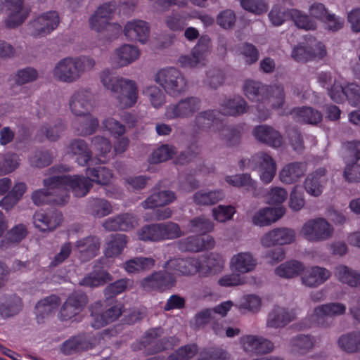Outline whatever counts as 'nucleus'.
Returning a JSON list of instances; mask_svg holds the SVG:
<instances>
[{
    "label": "nucleus",
    "mask_w": 360,
    "mask_h": 360,
    "mask_svg": "<svg viewBox=\"0 0 360 360\" xmlns=\"http://www.w3.org/2000/svg\"><path fill=\"white\" fill-rule=\"evenodd\" d=\"M95 60L89 57H66L60 60L53 70L54 78L63 83L78 81L84 72L93 69Z\"/></svg>",
    "instance_id": "nucleus-1"
},
{
    "label": "nucleus",
    "mask_w": 360,
    "mask_h": 360,
    "mask_svg": "<svg viewBox=\"0 0 360 360\" xmlns=\"http://www.w3.org/2000/svg\"><path fill=\"white\" fill-rule=\"evenodd\" d=\"M59 180L55 175L46 178L43 183L44 188L34 191L32 200L34 205L41 206L46 204L65 205L69 199V195L61 188Z\"/></svg>",
    "instance_id": "nucleus-2"
},
{
    "label": "nucleus",
    "mask_w": 360,
    "mask_h": 360,
    "mask_svg": "<svg viewBox=\"0 0 360 360\" xmlns=\"http://www.w3.org/2000/svg\"><path fill=\"white\" fill-rule=\"evenodd\" d=\"M163 329L154 328L146 332L142 337L139 349H144L146 355L155 354L172 349L180 342L176 336L162 337Z\"/></svg>",
    "instance_id": "nucleus-3"
},
{
    "label": "nucleus",
    "mask_w": 360,
    "mask_h": 360,
    "mask_svg": "<svg viewBox=\"0 0 360 360\" xmlns=\"http://www.w3.org/2000/svg\"><path fill=\"white\" fill-rule=\"evenodd\" d=\"M243 170L250 169H257L261 181L264 184L270 183L275 176L276 164L274 159L267 153L259 152L252 155L251 158H243L238 163Z\"/></svg>",
    "instance_id": "nucleus-4"
},
{
    "label": "nucleus",
    "mask_w": 360,
    "mask_h": 360,
    "mask_svg": "<svg viewBox=\"0 0 360 360\" xmlns=\"http://www.w3.org/2000/svg\"><path fill=\"white\" fill-rule=\"evenodd\" d=\"M181 235L182 231L179 224L172 221L146 224L138 231V237L141 240L152 242L175 239Z\"/></svg>",
    "instance_id": "nucleus-5"
},
{
    "label": "nucleus",
    "mask_w": 360,
    "mask_h": 360,
    "mask_svg": "<svg viewBox=\"0 0 360 360\" xmlns=\"http://www.w3.org/2000/svg\"><path fill=\"white\" fill-rule=\"evenodd\" d=\"M333 233L332 225L324 218H316L306 221L300 234L309 242H320L329 239Z\"/></svg>",
    "instance_id": "nucleus-6"
},
{
    "label": "nucleus",
    "mask_w": 360,
    "mask_h": 360,
    "mask_svg": "<svg viewBox=\"0 0 360 360\" xmlns=\"http://www.w3.org/2000/svg\"><path fill=\"white\" fill-rule=\"evenodd\" d=\"M174 276L167 271H154L140 281L141 288L148 292H163L174 285Z\"/></svg>",
    "instance_id": "nucleus-7"
},
{
    "label": "nucleus",
    "mask_w": 360,
    "mask_h": 360,
    "mask_svg": "<svg viewBox=\"0 0 360 360\" xmlns=\"http://www.w3.org/2000/svg\"><path fill=\"white\" fill-rule=\"evenodd\" d=\"M61 184V188L68 195V186L71 188L74 195L78 198L85 196L93 186L91 181L88 177L81 175L70 176L63 174L55 175ZM60 186V185H59Z\"/></svg>",
    "instance_id": "nucleus-8"
},
{
    "label": "nucleus",
    "mask_w": 360,
    "mask_h": 360,
    "mask_svg": "<svg viewBox=\"0 0 360 360\" xmlns=\"http://www.w3.org/2000/svg\"><path fill=\"white\" fill-rule=\"evenodd\" d=\"M88 302L87 295L79 290L72 292L63 302L60 310L61 321H68L78 315Z\"/></svg>",
    "instance_id": "nucleus-9"
},
{
    "label": "nucleus",
    "mask_w": 360,
    "mask_h": 360,
    "mask_svg": "<svg viewBox=\"0 0 360 360\" xmlns=\"http://www.w3.org/2000/svg\"><path fill=\"white\" fill-rule=\"evenodd\" d=\"M296 232L288 227L275 228L265 233L260 239L262 247L290 245L295 241Z\"/></svg>",
    "instance_id": "nucleus-10"
},
{
    "label": "nucleus",
    "mask_w": 360,
    "mask_h": 360,
    "mask_svg": "<svg viewBox=\"0 0 360 360\" xmlns=\"http://www.w3.org/2000/svg\"><path fill=\"white\" fill-rule=\"evenodd\" d=\"M59 21L57 12L44 13L30 23V33L35 37H44L58 27Z\"/></svg>",
    "instance_id": "nucleus-11"
},
{
    "label": "nucleus",
    "mask_w": 360,
    "mask_h": 360,
    "mask_svg": "<svg viewBox=\"0 0 360 360\" xmlns=\"http://www.w3.org/2000/svg\"><path fill=\"white\" fill-rule=\"evenodd\" d=\"M297 318L295 309L274 305L268 313L266 326L274 329L283 328Z\"/></svg>",
    "instance_id": "nucleus-12"
},
{
    "label": "nucleus",
    "mask_w": 360,
    "mask_h": 360,
    "mask_svg": "<svg viewBox=\"0 0 360 360\" xmlns=\"http://www.w3.org/2000/svg\"><path fill=\"white\" fill-rule=\"evenodd\" d=\"M154 80L159 87L164 90H174L185 88L184 78L181 72L174 68H167L160 70L154 77Z\"/></svg>",
    "instance_id": "nucleus-13"
},
{
    "label": "nucleus",
    "mask_w": 360,
    "mask_h": 360,
    "mask_svg": "<svg viewBox=\"0 0 360 360\" xmlns=\"http://www.w3.org/2000/svg\"><path fill=\"white\" fill-rule=\"evenodd\" d=\"M210 39L202 37L192 49L191 54L181 56L179 61L181 66L187 68H195L198 65H202L206 56L210 52Z\"/></svg>",
    "instance_id": "nucleus-14"
},
{
    "label": "nucleus",
    "mask_w": 360,
    "mask_h": 360,
    "mask_svg": "<svg viewBox=\"0 0 360 360\" xmlns=\"http://www.w3.org/2000/svg\"><path fill=\"white\" fill-rule=\"evenodd\" d=\"M201 108V100L195 96L180 100L170 106L167 111L170 118H187L192 117Z\"/></svg>",
    "instance_id": "nucleus-15"
},
{
    "label": "nucleus",
    "mask_w": 360,
    "mask_h": 360,
    "mask_svg": "<svg viewBox=\"0 0 360 360\" xmlns=\"http://www.w3.org/2000/svg\"><path fill=\"white\" fill-rule=\"evenodd\" d=\"M326 53L325 46L321 42H315L314 44L302 43L294 47L291 56L297 62L306 63L316 58H321Z\"/></svg>",
    "instance_id": "nucleus-16"
},
{
    "label": "nucleus",
    "mask_w": 360,
    "mask_h": 360,
    "mask_svg": "<svg viewBox=\"0 0 360 360\" xmlns=\"http://www.w3.org/2000/svg\"><path fill=\"white\" fill-rule=\"evenodd\" d=\"M215 240L209 235L203 236H191L178 241V248L182 252H198L211 250L214 247Z\"/></svg>",
    "instance_id": "nucleus-17"
},
{
    "label": "nucleus",
    "mask_w": 360,
    "mask_h": 360,
    "mask_svg": "<svg viewBox=\"0 0 360 360\" xmlns=\"http://www.w3.org/2000/svg\"><path fill=\"white\" fill-rule=\"evenodd\" d=\"M100 80L106 90H137L136 82L131 79L117 76L105 69L100 73Z\"/></svg>",
    "instance_id": "nucleus-18"
},
{
    "label": "nucleus",
    "mask_w": 360,
    "mask_h": 360,
    "mask_svg": "<svg viewBox=\"0 0 360 360\" xmlns=\"http://www.w3.org/2000/svg\"><path fill=\"white\" fill-rule=\"evenodd\" d=\"M240 343L246 353L252 354H266L274 348L270 340L257 335H243L240 338Z\"/></svg>",
    "instance_id": "nucleus-19"
},
{
    "label": "nucleus",
    "mask_w": 360,
    "mask_h": 360,
    "mask_svg": "<svg viewBox=\"0 0 360 360\" xmlns=\"http://www.w3.org/2000/svg\"><path fill=\"white\" fill-rule=\"evenodd\" d=\"M163 267L181 275L189 276L198 271L200 262L194 257L174 258L167 261Z\"/></svg>",
    "instance_id": "nucleus-20"
},
{
    "label": "nucleus",
    "mask_w": 360,
    "mask_h": 360,
    "mask_svg": "<svg viewBox=\"0 0 360 360\" xmlns=\"http://www.w3.org/2000/svg\"><path fill=\"white\" fill-rule=\"evenodd\" d=\"M4 7L7 11L5 20L7 28H15L24 22L26 14L23 11V0H4Z\"/></svg>",
    "instance_id": "nucleus-21"
},
{
    "label": "nucleus",
    "mask_w": 360,
    "mask_h": 360,
    "mask_svg": "<svg viewBox=\"0 0 360 360\" xmlns=\"http://www.w3.org/2000/svg\"><path fill=\"white\" fill-rule=\"evenodd\" d=\"M327 169L319 167L309 174L304 182V187L307 193L314 197H319L323 193L324 184L327 181Z\"/></svg>",
    "instance_id": "nucleus-22"
},
{
    "label": "nucleus",
    "mask_w": 360,
    "mask_h": 360,
    "mask_svg": "<svg viewBox=\"0 0 360 360\" xmlns=\"http://www.w3.org/2000/svg\"><path fill=\"white\" fill-rule=\"evenodd\" d=\"M93 343L84 333L72 336L61 345L60 350L65 355H72L92 349Z\"/></svg>",
    "instance_id": "nucleus-23"
},
{
    "label": "nucleus",
    "mask_w": 360,
    "mask_h": 360,
    "mask_svg": "<svg viewBox=\"0 0 360 360\" xmlns=\"http://www.w3.org/2000/svg\"><path fill=\"white\" fill-rule=\"evenodd\" d=\"M62 219V214L58 211L48 213L39 211L35 212L33 216L34 226L41 231L56 229L60 224Z\"/></svg>",
    "instance_id": "nucleus-24"
},
{
    "label": "nucleus",
    "mask_w": 360,
    "mask_h": 360,
    "mask_svg": "<svg viewBox=\"0 0 360 360\" xmlns=\"http://www.w3.org/2000/svg\"><path fill=\"white\" fill-rule=\"evenodd\" d=\"M135 216L131 213H122L105 219L102 226L108 231H127L134 227Z\"/></svg>",
    "instance_id": "nucleus-25"
},
{
    "label": "nucleus",
    "mask_w": 360,
    "mask_h": 360,
    "mask_svg": "<svg viewBox=\"0 0 360 360\" xmlns=\"http://www.w3.org/2000/svg\"><path fill=\"white\" fill-rule=\"evenodd\" d=\"M149 33L148 23L141 20L129 21L124 28V34L129 39L137 40L143 44L147 41Z\"/></svg>",
    "instance_id": "nucleus-26"
},
{
    "label": "nucleus",
    "mask_w": 360,
    "mask_h": 360,
    "mask_svg": "<svg viewBox=\"0 0 360 360\" xmlns=\"http://www.w3.org/2000/svg\"><path fill=\"white\" fill-rule=\"evenodd\" d=\"M22 299L15 295H4L0 298V316L4 319L13 317L22 309Z\"/></svg>",
    "instance_id": "nucleus-27"
},
{
    "label": "nucleus",
    "mask_w": 360,
    "mask_h": 360,
    "mask_svg": "<svg viewBox=\"0 0 360 360\" xmlns=\"http://www.w3.org/2000/svg\"><path fill=\"white\" fill-rule=\"evenodd\" d=\"M253 135L261 143L274 148H278L282 143L281 134L273 127L267 125L256 127L253 130Z\"/></svg>",
    "instance_id": "nucleus-28"
},
{
    "label": "nucleus",
    "mask_w": 360,
    "mask_h": 360,
    "mask_svg": "<svg viewBox=\"0 0 360 360\" xmlns=\"http://www.w3.org/2000/svg\"><path fill=\"white\" fill-rule=\"evenodd\" d=\"M285 212L283 207H264L257 212L252 217V223L255 226H265L276 221L281 218Z\"/></svg>",
    "instance_id": "nucleus-29"
},
{
    "label": "nucleus",
    "mask_w": 360,
    "mask_h": 360,
    "mask_svg": "<svg viewBox=\"0 0 360 360\" xmlns=\"http://www.w3.org/2000/svg\"><path fill=\"white\" fill-rule=\"evenodd\" d=\"M232 270L238 274H246L253 271L257 259L250 252H242L233 255L231 259Z\"/></svg>",
    "instance_id": "nucleus-30"
},
{
    "label": "nucleus",
    "mask_w": 360,
    "mask_h": 360,
    "mask_svg": "<svg viewBox=\"0 0 360 360\" xmlns=\"http://www.w3.org/2000/svg\"><path fill=\"white\" fill-rule=\"evenodd\" d=\"M100 239L94 236H89L78 240L75 243V248L80 253L82 259L87 261L95 257L100 249Z\"/></svg>",
    "instance_id": "nucleus-31"
},
{
    "label": "nucleus",
    "mask_w": 360,
    "mask_h": 360,
    "mask_svg": "<svg viewBox=\"0 0 360 360\" xmlns=\"http://www.w3.org/2000/svg\"><path fill=\"white\" fill-rule=\"evenodd\" d=\"M307 172V164L294 162L285 165L279 174L281 181L285 184L297 182Z\"/></svg>",
    "instance_id": "nucleus-32"
},
{
    "label": "nucleus",
    "mask_w": 360,
    "mask_h": 360,
    "mask_svg": "<svg viewBox=\"0 0 360 360\" xmlns=\"http://www.w3.org/2000/svg\"><path fill=\"white\" fill-rule=\"evenodd\" d=\"M317 81L321 87L326 90H359L356 84L351 83L344 86L342 79L333 77L330 72H321L318 75Z\"/></svg>",
    "instance_id": "nucleus-33"
},
{
    "label": "nucleus",
    "mask_w": 360,
    "mask_h": 360,
    "mask_svg": "<svg viewBox=\"0 0 360 360\" xmlns=\"http://www.w3.org/2000/svg\"><path fill=\"white\" fill-rule=\"evenodd\" d=\"M139 56V50L137 47L133 45L124 44L115 51L112 56V61L116 67L120 68L131 63Z\"/></svg>",
    "instance_id": "nucleus-34"
},
{
    "label": "nucleus",
    "mask_w": 360,
    "mask_h": 360,
    "mask_svg": "<svg viewBox=\"0 0 360 360\" xmlns=\"http://www.w3.org/2000/svg\"><path fill=\"white\" fill-rule=\"evenodd\" d=\"M246 101L241 97L224 99L220 104L219 113L225 116H240L247 112Z\"/></svg>",
    "instance_id": "nucleus-35"
},
{
    "label": "nucleus",
    "mask_w": 360,
    "mask_h": 360,
    "mask_svg": "<svg viewBox=\"0 0 360 360\" xmlns=\"http://www.w3.org/2000/svg\"><path fill=\"white\" fill-rule=\"evenodd\" d=\"M309 324L305 326H300V329L319 327L329 328L334 326L333 319H330L323 305H319L314 308L312 313L309 316Z\"/></svg>",
    "instance_id": "nucleus-36"
},
{
    "label": "nucleus",
    "mask_w": 360,
    "mask_h": 360,
    "mask_svg": "<svg viewBox=\"0 0 360 360\" xmlns=\"http://www.w3.org/2000/svg\"><path fill=\"white\" fill-rule=\"evenodd\" d=\"M176 199L174 192L168 190L155 191L144 201L141 202V206L144 209H153L156 207H163L170 204Z\"/></svg>",
    "instance_id": "nucleus-37"
},
{
    "label": "nucleus",
    "mask_w": 360,
    "mask_h": 360,
    "mask_svg": "<svg viewBox=\"0 0 360 360\" xmlns=\"http://www.w3.org/2000/svg\"><path fill=\"white\" fill-rule=\"evenodd\" d=\"M330 276V273L326 269L314 266L310 270L307 271L301 277V279L302 284L309 288H314L324 283Z\"/></svg>",
    "instance_id": "nucleus-38"
},
{
    "label": "nucleus",
    "mask_w": 360,
    "mask_h": 360,
    "mask_svg": "<svg viewBox=\"0 0 360 360\" xmlns=\"http://www.w3.org/2000/svg\"><path fill=\"white\" fill-rule=\"evenodd\" d=\"M225 197L224 192L221 189L200 190L193 196V202L199 206H210L217 203Z\"/></svg>",
    "instance_id": "nucleus-39"
},
{
    "label": "nucleus",
    "mask_w": 360,
    "mask_h": 360,
    "mask_svg": "<svg viewBox=\"0 0 360 360\" xmlns=\"http://www.w3.org/2000/svg\"><path fill=\"white\" fill-rule=\"evenodd\" d=\"M155 261L152 257H135L125 261L123 264L124 270L130 274L146 271L155 266Z\"/></svg>",
    "instance_id": "nucleus-40"
},
{
    "label": "nucleus",
    "mask_w": 360,
    "mask_h": 360,
    "mask_svg": "<svg viewBox=\"0 0 360 360\" xmlns=\"http://www.w3.org/2000/svg\"><path fill=\"white\" fill-rule=\"evenodd\" d=\"M290 114L299 122L316 124L322 120V114L311 107L294 108L291 110Z\"/></svg>",
    "instance_id": "nucleus-41"
},
{
    "label": "nucleus",
    "mask_w": 360,
    "mask_h": 360,
    "mask_svg": "<svg viewBox=\"0 0 360 360\" xmlns=\"http://www.w3.org/2000/svg\"><path fill=\"white\" fill-rule=\"evenodd\" d=\"M112 280V276L104 269L94 270L86 275L79 285L88 288H96Z\"/></svg>",
    "instance_id": "nucleus-42"
},
{
    "label": "nucleus",
    "mask_w": 360,
    "mask_h": 360,
    "mask_svg": "<svg viewBox=\"0 0 360 360\" xmlns=\"http://www.w3.org/2000/svg\"><path fill=\"white\" fill-rule=\"evenodd\" d=\"M70 151L77 156L76 161L81 165H86L91 158V151L85 141L82 139L73 140L69 146Z\"/></svg>",
    "instance_id": "nucleus-43"
},
{
    "label": "nucleus",
    "mask_w": 360,
    "mask_h": 360,
    "mask_svg": "<svg viewBox=\"0 0 360 360\" xmlns=\"http://www.w3.org/2000/svg\"><path fill=\"white\" fill-rule=\"evenodd\" d=\"M338 347L349 354L360 352V333L352 332L342 335L338 340Z\"/></svg>",
    "instance_id": "nucleus-44"
},
{
    "label": "nucleus",
    "mask_w": 360,
    "mask_h": 360,
    "mask_svg": "<svg viewBox=\"0 0 360 360\" xmlns=\"http://www.w3.org/2000/svg\"><path fill=\"white\" fill-rule=\"evenodd\" d=\"M74 125L78 135L85 136L91 135L96 131L98 127V120L97 118L86 113L83 115V117L77 119L74 122Z\"/></svg>",
    "instance_id": "nucleus-45"
},
{
    "label": "nucleus",
    "mask_w": 360,
    "mask_h": 360,
    "mask_svg": "<svg viewBox=\"0 0 360 360\" xmlns=\"http://www.w3.org/2000/svg\"><path fill=\"white\" fill-rule=\"evenodd\" d=\"M274 91H246L247 98L255 102L266 103L273 108H280L283 103V94L282 91H276L278 93V98L276 101H273V96H269L270 93Z\"/></svg>",
    "instance_id": "nucleus-46"
},
{
    "label": "nucleus",
    "mask_w": 360,
    "mask_h": 360,
    "mask_svg": "<svg viewBox=\"0 0 360 360\" xmlns=\"http://www.w3.org/2000/svg\"><path fill=\"white\" fill-rule=\"evenodd\" d=\"M304 269L302 263L297 260L285 262L275 269V274L282 278H291L300 274Z\"/></svg>",
    "instance_id": "nucleus-47"
},
{
    "label": "nucleus",
    "mask_w": 360,
    "mask_h": 360,
    "mask_svg": "<svg viewBox=\"0 0 360 360\" xmlns=\"http://www.w3.org/2000/svg\"><path fill=\"white\" fill-rule=\"evenodd\" d=\"M88 210L96 218H103L112 211L111 204L103 198H93L89 200Z\"/></svg>",
    "instance_id": "nucleus-48"
},
{
    "label": "nucleus",
    "mask_w": 360,
    "mask_h": 360,
    "mask_svg": "<svg viewBox=\"0 0 360 360\" xmlns=\"http://www.w3.org/2000/svg\"><path fill=\"white\" fill-rule=\"evenodd\" d=\"M316 344L315 337L311 335L300 334L292 337L290 345L292 349L300 354H306L311 350Z\"/></svg>",
    "instance_id": "nucleus-49"
},
{
    "label": "nucleus",
    "mask_w": 360,
    "mask_h": 360,
    "mask_svg": "<svg viewBox=\"0 0 360 360\" xmlns=\"http://www.w3.org/2000/svg\"><path fill=\"white\" fill-rule=\"evenodd\" d=\"M335 272L342 283L352 287L360 285V271L352 269L345 265H340L335 268Z\"/></svg>",
    "instance_id": "nucleus-50"
},
{
    "label": "nucleus",
    "mask_w": 360,
    "mask_h": 360,
    "mask_svg": "<svg viewBox=\"0 0 360 360\" xmlns=\"http://www.w3.org/2000/svg\"><path fill=\"white\" fill-rule=\"evenodd\" d=\"M86 91H76L70 101V108L76 116L84 115L87 113L89 105L86 98Z\"/></svg>",
    "instance_id": "nucleus-51"
},
{
    "label": "nucleus",
    "mask_w": 360,
    "mask_h": 360,
    "mask_svg": "<svg viewBox=\"0 0 360 360\" xmlns=\"http://www.w3.org/2000/svg\"><path fill=\"white\" fill-rule=\"evenodd\" d=\"M219 138L228 147L238 146L241 140V131L238 127L224 126L219 132Z\"/></svg>",
    "instance_id": "nucleus-52"
},
{
    "label": "nucleus",
    "mask_w": 360,
    "mask_h": 360,
    "mask_svg": "<svg viewBox=\"0 0 360 360\" xmlns=\"http://www.w3.org/2000/svg\"><path fill=\"white\" fill-rule=\"evenodd\" d=\"M86 174L91 183L95 182L101 185H107L110 183L112 174L110 169L105 167L96 168H86Z\"/></svg>",
    "instance_id": "nucleus-53"
},
{
    "label": "nucleus",
    "mask_w": 360,
    "mask_h": 360,
    "mask_svg": "<svg viewBox=\"0 0 360 360\" xmlns=\"http://www.w3.org/2000/svg\"><path fill=\"white\" fill-rule=\"evenodd\" d=\"M37 77V70L33 68L27 67L18 70L15 74L11 75V81L14 84L21 86L35 81Z\"/></svg>",
    "instance_id": "nucleus-54"
},
{
    "label": "nucleus",
    "mask_w": 360,
    "mask_h": 360,
    "mask_svg": "<svg viewBox=\"0 0 360 360\" xmlns=\"http://www.w3.org/2000/svg\"><path fill=\"white\" fill-rule=\"evenodd\" d=\"M60 301L59 297L55 295L39 300L35 307L37 314L42 317L49 315L58 308Z\"/></svg>",
    "instance_id": "nucleus-55"
},
{
    "label": "nucleus",
    "mask_w": 360,
    "mask_h": 360,
    "mask_svg": "<svg viewBox=\"0 0 360 360\" xmlns=\"http://www.w3.org/2000/svg\"><path fill=\"white\" fill-rule=\"evenodd\" d=\"M127 243V236L124 234H115L107 243L105 255L108 257L119 255Z\"/></svg>",
    "instance_id": "nucleus-56"
},
{
    "label": "nucleus",
    "mask_w": 360,
    "mask_h": 360,
    "mask_svg": "<svg viewBox=\"0 0 360 360\" xmlns=\"http://www.w3.org/2000/svg\"><path fill=\"white\" fill-rule=\"evenodd\" d=\"M344 162L360 160V141H347L342 144Z\"/></svg>",
    "instance_id": "nucleus-57"
},
{
    "label": "nucleus",
    "mask_w": 360,
    "mask_h": 360,
    "mask_svg": "<svg viewBox=\"0 0 360 360\" xmlns=\"http://www.w3.org/2000/svg\"><path fill=\"white\" fill-rule=\"evenodd\" d=\"M176 153L174 146L163 144L155 150L150 155V162L153 164L162 162L171 159Z\"/></svg>",
    "instance_id": "nucleus-58"
},
{
    "label": "nucleus",
    "mask_w": 360,
    "mask_h": 360,
    "mask_svg": "<svg viewBox=\"0 0 360 360\" xmlns=\"http://www.w3.org/2000/svg\"><path fill=\"white\" fill-rule=\"evenodd\" d=\"M291 19L294 22L295 25L300 29L313 30L316 27V22L314 20L311 19L307 14L303 13L298 10H291Z\"/></svg>",
    "instance_id": "nucleus-59"
},
{
    "label": "nucleus",
    "mask_w": 360,
    "mask_h": 360,
    "mask_svg": "<svg viewBox=\"0 0 360 360\" xmlns=\"http://www.w3.org/2000/svg\"><path fill=\"white\" fill-rule=\"evenodd\" d=\"M198 352L195 344H188L180 347L172 353L166 360H190Z\"/></svg>",
    "instance_id": "nucleus-60"
},
{
    "label": "nucleus",
    "mask_w": 360,
    "mask_h": 360,
    "mask_svg": "<svg viewBox=\"0 0 360 360\" xmlns=\"http://www.w3.org/2000/svg\"><path fill=\"white\" fill-rule=\"evenodd\" d=\"M132 281L129 278L119 279L105 287L104 295L106 299H110L123 292L129 285H131Z\"/></svg>",
    "instance_id": "nucleus-61"
},
{
    "label": "nucleus",
    "mask_w": 360,
    "mask_h": 360,
    "mask_svg": "<svg viewBox=\"0 0 360 360\" xmlns=\"http://www.w3.org/2000/svg\"><path fill=\"white\" fill-rule=\"evenodd\" d=\"M290 18H291V10L280 5L274 6L269 13V18L275 26L281 25Z\"/></svg>",
    "instance_id": "nucleus-62"
},
{
    "label": "nucleus",
    "mask_w": 360,
    "mask_h": 360,
    "mask_svg": "<svg viewBox=\"0 0 360 360\" xmlns=\"http://www.w3.org/2000/svg\"><path fill=\"white\" fill-rule=\"evenodd\" d=\"M219 111L215 110H207L199 112L195 117L194 122L199 129H205L217 120Z\"/></svg>",
    "instance_id": "nucleus-63"
},
{
    "label": "nucleus",
    "mask_w": 360,
    "mask_h": 360,
    "mask_svg": "<svg viewBox=\"0 0 360 360\" xmlns=\"http://www.w3.org/2000/svg\"><path fill=\"white\" fill-rule=\"evenodd\" d=\"M343 176L349 183L360 182V160L345 162Z\"/></svg>",
    "instance_id": "nucleus-64"
}]
</instances>
